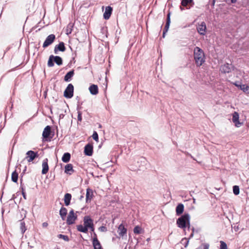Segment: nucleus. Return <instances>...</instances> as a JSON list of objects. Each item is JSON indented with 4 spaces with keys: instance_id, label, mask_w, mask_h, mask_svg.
Masks as SVG:
<instances>
[{
    "instance_id": "nucleus-1",
    "label": "nucleus",
    "mask_w": 249,
    "mask_h": 249,
    "mask_svg": "<svg viewBox=\"0 0 249 249\" xmlns=\"http://www.w3.org/2000/svg\"><path fill=\"white\" fill-rule=\"evenodd\" d=\"M193 55L197 67H200L205 62V53L200 48L196 47L194 49Z\"/></svg>"
},
{
    "instance_id": "nucleus-2",
    "label": "nucleus",
    "mask_w": 249,
    "mask_h": 249,
    "mask_svg": "<svg viewBox=\"0 0 249 249\" xmlns=\"http://www.w3.org/2000/svg\"><path fill=\"white\" fill-rule=\"evenodd\" d=\"M177 225L179 228L184 229L186 227L188 230L191 228L190 215L188 213H185L177 220Z\"/></svg>"
},
{
    "instance_id": "nucleus-3",
    "label": "nucleus",
    "mask_w": 249,
    "mask_h": 249,
    "mask_svg": "<svg viewBox=\"0 0 249 249\" xmlns=\"http://www.w3.org/2000/svg\"><path fill=\"white\" fill-rule=\"evenodd\" d=\"M84 226L78 225L76 226L78 231L83 233H87L88 231L89 227L93 224V220L89 216L87 215L84 217Z\"/></svg>"
},
{
    "instance_id": "nucleus-4",
    "label": "nucleus",
    "mask_w": 249,
    "mask_h": 249,
    "mask_svg": "<svg viewBox=\"0 0 249 249\" xmlns=\"http://www.w3.org/2000/svg\"><path fill=\"white\" fill-rule=\"evenodd\" d=\"M54 62H55L57 65L60 66L63 64V60L62 58L59 56H54L51 55L49 56L48 61V66L49 67H52L54 66Z\"/></svg>"
},
{
    "instance_id": "nucleus-5",
    "label": "nucleus",
    "mask_w": 249,
    "mask_h": 249,
    "mask_svg": "<svg viewBox=\"0 0 249 249\" xmlns=\"http://www.w3.org/2000/svg\"><path fill=\"white\" fill-rule=\"evenodd\" d=\"M73 86L69 84L64 92V96L66 98H71L73 95Z\"/></svg>"
},
{
    "instance_id": "nucleus-6",
    "label": "nucleus",
    "mask_w": 249,
    "mask_h": 249,
    "mask_svg": "<svg viewBox=\"0 0 249 249\" xmlns=\"http://www.w3.org/2000/svg\"><path fill=\"white\" fill-rule=\"evenodd\" d=\"M77 218V215L74 214V210L72 209L69 212V215L67 217V224L69 225L74 224Z\"/></svg>"
},
{
    "instance_id": "nucleus-7",
    "label": "nucleus",
    "mask_w": 249,
    "mask_h": 249,
    "mask_svg": "<svg viewBox=\"0 0 249 249\" xmlns=\"http://www.w3.org/2000/svg\"><path fill=\"white\" fill-rule=\"evenodd\" d=\"M20 213L22 219L20 220V229L22 233L23 234L26 231L27 229L25 227V222L23 221L22 220L26 217L27 212L23 208H22L21 210Z\"/></svg>"
},
{
    "instance_id": "nucleus-8",
    "label": "nucleus",
    "mask_w": 249,
    "mask_h": 249,
    "mask_svg": "<svg viewBox=\"0 0 249 249\" xmlns=\"http://www.w3.org/2000/svg\"><path fill=\"white\" fill-rule=\"evenodd\" d=\"M206 29V25L204 21H202L200 24H198L196 26V30L198 33L202 36L205 35Z\"/></svg>"
},
{
    "instance_id": "nucleus-9",
    "label": "nucleus",
    "mask_w": 249,
    "mask_h": 249,
    "mask_svg": "<svg viewBox=\"0 0 249 249\" xmlns=\"http://www.w3.org/2000/svg\"><path fill=\"white\" fill-rule=\"evenodd\" d=\"M55 39V36L53 34L49 35L43 44V47L45 48L52 44Z\"/></svg>"
},
{
    "instance_id": "nucleus-10",
    "label": "nucleus",
    "mask_w": 249,
    "mask_h": 249,
    "mask_svg": "<svg viewBox=\"0 0 249 249\" xmlns=\"http://www.w3.org/2000/svg\"><path fill=\"white\" fill-rule=\"evenodd\" d=\"M27 156L25 159L30 162L32 161L36 158L38 157L37 152H35L32 150H29L26 153Z\"/></svg>"
},
{
    "instance_id": "nucleus-11",
    "label": "nucleus",
    "mask_w": 249,
    "mask_h": 249,
    "mask_svg": "<svg viewBox=\"0 0 249 249\" xmlns=\"http://www.w3.org/2000/svg\"><path fill=\"white\" fill-rule=\"evenodd\" d=\"M170 16H171V12L170 11H169L167 15L166 23L165 26L164 27V30L163 31V34H162L163 37H165V35L166 32L168 31L169 28V26H170V22H171Z\"/></svg>"
},
{
    "instance_id": "nucleus-12",
    "label": "nucleus",
    "mask_w": 249,
    "mask_h": 249,
    "mask_svg": "<svg viewBox=\"0 0 249 249\" xmlns=\"http://www.w3.org/2000/svg\"><path fill=\"white\" fill-rule=\"evenodd\" d=\"M84 154L88 156H91L93 154V145L90 143H88L84 147Z\"/></svg>"
},
{
    "instance_id": "nucleus-13",
    "label": "nucleus",
    "mask_w": 249,
    "mask_h": 249,
    "mask_svg": "<svg viewBox=\"0 0 249 249\" xmlns=\"http://www.w3.org/2000/svg\"><path fill=\"white\" fill-rule=\"evenodd\" d=\"M239 114L236 111L234 112L232 114V121L234 123L235 126L237 127H240L242 124V123L239 121Z\"/></svg>"
},
{
    "instance_id": "nucleus-14",
    "label": "nucleus",
    "mask_w": 249,
    "mask_h": 249,
    "mask_svg": "<svg viewBox=\"0 0 249 249\" xmlns=\"http://www.w3.org/2000/svg\"><path fill=\"white\" fill-rule=\"evenodd\" d=\"M117 232L121 237H124V235H126L127 229L123 224H121L118 227Z\"/></svg>"
},
{
    "instance_id": "nucleus-15",
    "label": "nucleus",
    "mask_w": 249,
    "mask_h": 249,
    "mask_svg": "<svg viewBox=\"0 0 249 249\" xmlns=\"http://www.w3.org/2000/svg\"><path fill=\"white\" fill-rule=\"evenodd\" d=\"M66 50L64 43L60 42L58 45H55L54 49V52L55 54L58 53V51L64 52Z\"/></svg>"
},
{
    "instance_id": "nucleus-16",
    "label": "nucleus",
    "mask_w": 249,
    "mask_h": 249,
    "mask_svg": "<svg viewBox=\"0 0 249 249\" xmlns=\"http://www.w3.org/2000/svg\"><path fill=\"white\" fill-rule=\"evenodd\" d=\"M93 196V190L90 188H88L86 190V201L87 203L90 202Z\"/></svg>"
},
{
    "instance_id": "nucleus-17",
    "label": "nucleus",
    "mask_w": 249,
    "mask_h": 249,
    "mask_svg": "<svg viewBox=\"0 0 249 249\" xmlns=\"http://www.w3.org/2000/svg\"><path fill=\"white\" fill-rule=\"evenodd\" d=\"M232 68L231 65H230L228 63L225 64L223 65H222L220 68V71L222 72L223 73H229L231 71Z\"/></svg>"
},
{
    "instance_id": "nucleus-18",
    "label": "nucleus",
    "mask_w": 249,
    "mask_h": 249,
    "mask_svg": "<svg viewBox=\"0 0 249 249\" xmlns=\"http://www.w3.org/2000/svg\"><path fill=\"white\" fill-rule=\"evenodd\" d=\"M94 237L93 238L92 244L94 249H102L101 245L97 239L96 233H94Z\"/></svg>"
},
{
    "instance_id": "nucleus-19",
    "label": "nucleus",
    "mask_w": 249,
    "mask_h": 249,
    "mask_svg": "<svg viewBox=\"0 0 249 249\" xmlns=\"http://www.w3.org/2000/svg\"><path fill=\"white\" fill-rule=\"evenodd\" d=\"M48 162V160L47 158L44 159L42 161V170L41 173L43 175L46 174L49 171V166Z\"/></svg>"
},
{
    "instance_id": "nucleus-20",
    "label": "nucleus",
    "mask_w": 249,
    "mask_h": 249,
    "mask_svg": "<svg viewBox=\"0 0 249 249\" xmlns=\"http://www.w3.org/2000/svg\"><path fill=\"white\" fill-rule=\"evenodd\" d=\"M112 10V8L110 6H108L106 7L105 11L103 14L104 18L105 19H109L111 15Z\"/></svg>"
},
{
    "instance_id": "nucleus-21",
    "label": "nucleus",
    "mask_w": 249,
    "mask_h": 249,
    "mask_svg": "<svg viewBox=\"0 0 249 249\" xmlns=\"http://www.w3.org/2000/svg\"><path fill=\"white\" fill-rule=\"evenodd\" d=\"M184 209V205L182 203L178 204L176 208V215L178 216L181 215L183 213Z\"/></svg>"
},
{
    "instance_id": "nucleus-22",
    "label": "nucleus",
    "mask_w": 249,
    "mask_h": 249,
    "mask_svg": "<svg viewBox=\"0 0 249 249\" xmlns=\"http://www.w3.org/2000/svg\"><path fill=\"white\" fill-rule=\"evenodd\" d=\"M51 132V127L49 125H47L44 128L43 133L42 136L44 138H48L50 135Z\"/></svg>"
},
{
    "instance_id": "nucleus-23",
    "label": "nucleus",
    "mask_w": 249,
    "mask_h": 249,
    "mask_svg": "<svg viewBox=\"0 0 249 249\" xmlns=\"http://www.w3.org/2000/svg\"><path fill=\"white\" fill-rule=\"evenodd\" d=\"M74 74V70H72L71 71H69L68 72H67L66 73V74L64 76V81H66V82H70L72 77L73 76Z\"/></svg>"
},
{
    "instance_id": "nucleus-24",
    "label": "nucleus",
    "mask_w": 249,
    "mask_h": 249,
    "mask_svg": "<svg viewBox=\"0 0 249 249\" xmlns=\"http://www.w3.org/2000/svg\"><path fill=\"white\" fill-rule=\"evenodd\" d=\"M90 93L93 95H96L98 93V88L96 85L93 84L91 85L89 88Z\"/></svg>"
},
{
    "instance_id": "nucleus-25",
    "label": "nucleus",
    "mask_w": 249,
    "mask_h": 249,
    "mask_svg": "<svg viewBox=\"0 0 249 249\" xmlns=\"http://www.w3.org/2000/svg\"><path fill=\"white\" fill-rule=\"evenodd\" d=\"M65 172L69 175H71L74 172L73 166L71 164H68L65 166Z\"/></svg>"
},
{
    "instance_id": "nucleus-26",
    "label": "nucleus",
    "mask_w": 249,
    "mask_h": 249,
    "mask_svg": "<svg viewBox=\"0 0 249 249\" xmlns=\"http://www.w3.org/2000/svg\"><path fill=\"white\" fill-rule=\"evenodd\" d=\"M67 214V209L65 207H62L59 211V214L63 220L65 219Z\"/></svg>"
},
{
    "instance_id": "nucleus-27",
    "label": "nucleus",
    "mask_w": 249,
    "mask_h": 249,
    "mask_svg": "<svg viewBox=\"0 0 249 249\" xmlns=\"http://www.w3.org/2000/svg\"><path fill=\"white\" fill-rule=\"evenodd\" d=\"M71 194L66 193L64 196V202L66 206H69L71 203Z\"/></svg>"
},
{
    "instance_id": "nucleus-28",
    "label": "nucleus",
    "mask_w": 249,
    "mask_h": 249,
    "mask_svg": "<svg viewBox=\"0 0 249 249\" xmlns=\"http://www.w3.org/2000/svg\"><path fill=\"white\" fill-rule=\"evenodd\" d=\"M70 159L71 154L68 152H66L63 155L62 157V160L65 163H67L70 161Z\"/></svg>"
},
{
    "instance_id": "nucleus-29",
    "label": "nucleus",
    "mask_w": 249,
    "mask_h": 249,
    "mask_svg": "<svg viewBox=\"0 0 249 249\" xmlns=\"http://www.w3.org/2000/svg\"><path fill=\"white\" fill-rule=\"evenodd\" d=\"M18 174L15 170L12 174L11 180L15 183H17L18 180Z\"/></svg>"
},
{
    "instance_id": "nucleus-30",
    "label": "nucleus",
    "mask_w": 249,
    "mask_h": 249,
    "mask_svg": "<svg viewBox=\"0 0 249 249\" xmlns=\"http://www.w3.org/2000/svg\"><path fill=\"white\" fill-rule=\"evenodd\" d=\"M236 87H240V89L243 90L245 92H249L248 90H249V87L246 85H238L237 84H234Z\"/></svg>"
},
{
    "instance_id": "nucleus-31",
    "label": "nucleus",
    "mask_w": 249,
    "mask_h": 249,
    "mask_svg": "<svg viewBox=\"0 0 249 249\" xmlns=\"http://www.w3.org/2000/svg\"><path fill=\"white\" fill-rule=\"evenodd\" d=\"M233 192L235 195H238L240 193V189L238 186L234 185L233 187Z\"/></svg>"
},
{
    "instance_id": "nucleus-32",
    "label": "nucleus",
    "mask_w": 249,
    "mask_h": 249,
    "mask_svg": "<svg viewBox=\"0 0 249 249\" xmlns=\"http://www.w3.org/2000/svg\"><path fill=\"white\" fill-rule=\"evenodd\" d=\"M57 237L59 238L63 239L65 241H67L68 242V241H69L70 240L69 237H68V235H63V234H58L57 235Z\"/></svg>"
},
{
    "instance_id": "nucleus-33",
    "label": "nucleus",
    "mask_w": 249,
    "mask_h": 249,
    "mask_svg": "<svg viewBox=\"0 0 249 249\" xmlns=\"http://www.w3.org/2000/svg\"><path fill=\"white\" fill-rule=\"evenodd\" d=\"M193 0H181V4L183 6H186L188 4L191 3Z\"/></svg>"
},
{
    "instance_id": "nucleus-34",
    "label": "nucleus",
    "mask_w": 249,
    "mask_h": 249,
    "mask_svg": "<svg viewBox=\"0 0 249 249\" xmlns=\"http://www.w3.org/2000/svg\"><path fill=\"white\" fill-rule=\"evenodd\" d=\"M189 240L186 238H184L181 240V243L184 245L185 248H187L188 245Z\"/></svg>"
},
{
    "instance_id": "nucleus-35",
    "label": "nucleus",
    "mask_w": 249,
    "mask_h": 249,
    "mask_svg": "<svg viewBox=\"0 0 249 249\" xmlns=\"http://www.w3.org/2000/svg\"><path fill=\"white\" fill-rule=\"evenodd\" d=\"M220 249H228L227 245L225 242L223 241H220Z\"/></svg>"
},
{
    "instance_id": "nucleus-36",
    "label": "nucleus",
    "mask_w": 249,
    "mask_h": 249,
    "mask_svg": "<svg viewBox=\"0 0 249 249\" xmlns=\"http://www.w3.org/2000/svg\"><path fill=\"white\" fill-rule=\"evenodd\" d=\"M134 232L136 234H140L141 231V228L139 226H136L133 230Z\"/></svg>"
},
{
    "instance_id": "nucleus-37",
    "label": "nucleus",
    "mask_w": 249,
    "mask_h": 249,
    "mask_svg": "<svg viewBox=\"0 0 249 249\" xmlns=\"http://www.w3.org/2000/svg\"><path fill=\"white\" fill-rule=\"evenodd\" d=\"M92 137V138L93 139V140H94L95 141H96V142L98 141V140H99L98 134L96 131H94L93 132Z\"/></svg>"
},
{
    "instance_id": "nucleus-38",
    "label": "nucleus",
    "mask_w": 249,
    "mask_h": 249,
    "mask_svg": "<svg viewBox=\"0 0 249 249\" xmlns=\"http://www.w3.org/2000/svg\"><path fill=\"white\" fill-rule=\"evenodd\" d=\"M223 1L229 5L232 3H235L237 2V0H223Z\"/></svg>"
},
{
    "instance_id": "nucleus-39",
    "label": "nucleus",
    "mask_w": 249,
    "mask_h": 249,
    "mask_svg": "<svg viewBox=\"0 0 249 249\" xmlns=\"http://www.w3.org/2000/svg\"><path fill=\"white\" fill-rule=\"evenodd\" d=\"M20 189L21 190V192H25V187L24 184L22 183L23 179L22 178H20Z\"/></svg>"
},
{
    "instance_id": "nucleus-40",
    "label": "nucleus",
    "mask_w": 249,
    "mask_h": 249,
    "mask_svg": "<svg viewBox=\"0 0 249 249\" xmlns=\"http://www.w3.org/2000/svg\"><path fill=\"white\" fill-rule=\"evenodd\" d=\"M78 123L81 122L82 120V112L80 111H78V116H77Z\"/></svg>"
},
{
    "instance_id": "nucleus-41",
    "label": "nucleus",
    "mask_w": 249,
    "mask_h": 249,
    "mask_svg": "<svg viewBox=\"0 0 249 249\" xmlns=\"http://www.w3.org/2000/svg\"><path fill=\"white\" fill-rule=\"evenodd\" d=\"M99 230L102 232H106L107 231V228L105 226H101L99 228Z\"/></svg>"
},
{
    "instance_id": "nucleus-42",
    "label": "nucleus",
    "mask_w": 249,
    "mask_h": 249,
    "mask_svg": "<svg viewBox=\"0 0 249 249\" xmlns=\"http://www.w3.org/2000/svg\"><path fill=\"white\" fill-rule=\"evenodd\" d=\"M26 169H27V167H26V166H25V168H24V169L23 170V172H22V173L20 175V176H21V178H22L24 174L25 173V172L26 171Z\"/></svg>"
},
{
    "instance_id": "nucleus-43",
    "label": "nucleus",
    "mask_w": 249,
    "mask_h": 249,
    "mask_svg": "<svg viewBox=\"0 0 249 249\" xmlns=\"http://www.w3.org/2000/svg\"><path fill=\"white\" fill-rule=\"evenodd\" d=\"M89 229L91 231H93L94 230V224H93L91 226L89 227Z\"/></svg>"
},
{
    "instance_id": "nucleus-44",
    "label": "nucleus",
    "mask_w": 249,
    "mask_h": 249,
    "mask_svg": "<svg viewBox=\"0 0 249 249\" xmlns=\"http://www.w3.org/2000/svg\"><path fill=\"white\" fill-rule=\"evenodd\" d=\"M209 244H205L204 245V249H209Z\"/></svg>"
},
{
    "instance_id": "nucleus-45",
    "label": "nucleus",
    "mask_w": 249,
    "mask_h": 249,
    "mask_svg": "<svg viewBox=\"0 0 249 249\" xmlns=\"http://www.w3.org/2000/svg\"><path fill=\"white\" fill-rule=\"evenodd\" d=\"M209 244H205L204 245V249H209Z\"/></svg>"
},
{
    "instance_id": "nucleus-46",
    "label": "nucleus",
    "mask_w": 249,
    "mask_h": 249,
    "mask_svg": "<svg viewBox=\"0 0 249 249\" xmlns=\"http://www.w3.org/2000/svg\"><path fill=\"white\" fill-rule=\"evenodd\" d=\"M22 195L23 197L24 198V199H27L25 192L22 193Z\"/></svg>"
},
{
    "instance_id": "nucleus-47",
    "label": "nucleus",
    "mask_w": 249,
    "mask_h": 249,
    "mask_svg": "<svg viewBox=\"0 0 249 249\" xmlns=\"http://www.w3.org/2000/svg\"><path fill=\"white\" fill-rule=\"evenodd\" d=\"M48 225V224L47 222H44L42 223L43 227H47Z\"/></svg>"
},
{
    "instance_id": "nucleus-48",
    "label": "nucleus",
    "mask_w": 249,
    "mask_h": 249,
    "mask_svg": "<svg viewBox=\"0 0 249 249\" xmlns=\"http://www.w3.org/2000/svg\"><path fill=\"white\" fill-rule=\"evenodd\" d=\"M194 233H191V234L189 236V237L188 239H190L191 238H193V236H194Z\"/></svg>"
},
{
    "instance_id": "nucleus-49",
    "label": "nucleus",
    "mask_w": 249,
    "mask_h": 249,
    "mask_svg": "<svg viewBox=\"0 0 249 249\" xmlns=\"http://www.w3.org/2000/svg\"><path fill=\"white\" fill-rule=\"evenodd\" d=\"M71 29L70 31H69V30H67V35H69V34H71Z\"/></svg>"
},
{
    "instance_id": "nucleus-50",
    "label": "nucleus",
    "mask_w": 249,
    "mask_h": 249,
    "mask_svg": "<svg viewBox=\"0 0 249 249\" xmlns=\"http://www.w3.org/2000/svg\"><path fill=\"white\" fill-rule=\"evenodd\" d=\"M15 198H16V196H15V195H13L12 196V198H11L10 200H14Z\"/></svg>"
},
{
    "instance_id": "nucleus-51",
    "label": "nucleus",
    "mask_w": 249,
    "mask_h": 249,
    "mask_svg": "<svg viewBox=\"0 0 249 249\" xmlns=\"http://www.w3.org/2000/svg\"><path fill=\"white\" fill-rule=\"evenodd\" d=\"M192 231V233H194V231H195V228L194 227H193L192 229H191Z\"/></svg>"
},
{
    "instance_id": "nucleus-52",
    "label": "nucleus",
    "mask_w": 249,
    "mask_h": 249,
    "mask_svg": "<svg viewBox=\"0 0 249 249\" xmlns=\"http://www.w3.org/2000/svg\"><path fill=\"white\" fill-rule=\"evenodd\" d=\"M214 4H215V0H213V2H212V5L213 6L214 5Z\"/></svg>"
},
{
    "instance_id": "nucleus-53",
    "label": "nucleus",
    "mask_w": 249,
    "mask_h": 249,
    "mask_svg": "<svg viewBox=\"0 0 249 249\" xmlns=\"http://www.w3.org/2000/svg\"><path fill=\"white\" fill-rule=\"evenodd\" d=\"M193 203L195 204L196 203V199L195 198H193Z\"/></svg>"
},
{
    "instance_id": "nucleus-54",
    "label": "nucleus",
    "mask_w": 249,
    "mask_h": 249,
    "mask_svg": "<svg viewBox=\"0 0 249 249\" xmlns=\"http://www.w3.org/2000/svg\"><path fill=\"white\" fill-rule=\"evenodd\" d=\"M83 198H84V196H80V198H79V199H80V200H81V199H82Z\"/></svg>"
},
{
    "instance_id": "nucleus-55",
    "label": "nucleus",
    "mask_w": 249,
    "mask_h": 249,
    "mask_svg": "<svg viewBox=\"0 0 249 249\" xmlns=\"http://www.w3.org/2000/svg\"><path fill=\"white\" fill-rule=\"evenodd\" d=\"M80 108V107H77V110H79Z\"/></svg>"
},
{
    "instance_id": "nucleus-56",
    "label": "nucleus",
    "mask_w": 249,
    "mask_h": 249,
    "mask_svg": "<svg viewBox=\"0 0 249 249\" xmlns=\"http://www.w3.org/2000/svg\"><path fill=\"white\" fill-rule=\"evenodd\" d=\"M180 9H181V10H183V9L181 7H180Z\"/></svg>"
},
{
    "instance_id": "nucleus-57",
    "label": "nucleus",
    "mask_w": 249,
    "mask_h": 249,
    "mask_svg": "<svg viewBox=\"0 0 249 249\" xmlns=\"http://www.w3.org/2000/svg\"><path fill=\"white\" fill-rule=\"evenodd\" d=\"M70 48L71 50L72 51V48L71 47H70Z\"/></svg>"
}]
</instances>
